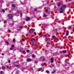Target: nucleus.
<instances>
[{
	"mask_svg": "<svg viewBox=\"0 0 74 74\" xmlns=\"http://www.w3.org/2000/svg\"><path fill=\"white\" fill-rule=\"evenodd\" d=\"M5 69V66H3L2 67V70H4Z\"/></svg>",
	"mask_w": 74,
	"mask_h": 74,
	"instance_id": "nucleus-12",
	"label": "nucleus"
},
{
	"mask_svg": "<svg viewBox=\"0 0 74 74\" xmlns=\"http://www.w3.org/2000/svg\"><path fill=\"white\" fill-rule=\"evenodd\" d=\"M48 12V10H46V12Z\"/></svg>",
	"mask_w": 74,
	"mask_h": 74,
	"instance_id": "nucleus-31",
	"label": "nucleus"
},
{
	"mask_svg": "<svg viewBox=\"0 0 74 74\" xmlns=\"http://www.w3.org/2000/svg\"><path fill=\"white\" fill-rule=\"evenodd\" d=\"M47 35L46 37V40H48V38H47Z\"/></svg>",
	"mask_w": 74,
	"mask_h": 74,
	"instance_id": "nucleus-20",
	"label": "nucleus"
},
{
	"mask_svg": "<svg viewBox=\"0 0 74 74\" xmlns=\"http://www.w3.org/2000/svg\"><path fill=\"white\" fill-rule=\"evenodd\" d=\"M45 60V59H44V58L43 59V60Z\"/></svg>",
	"mask_w": 74,
	"mask_h": 74,
	"instance_id": "nucleus-51",
	"label": "nucleus"
},
{
	"mask_svg": "<svg viewBox=\"0 0 74 74\" xmlns=\"http://www.w3.org/2000/svg\"><path fill=\"white\" fill-rule=\"evenodd\" d=\"M34 31L33 29H31L29 30V32L31 34H32Z\"/></svg>",
	"mask_w": 74,
	"mask_h": 74,
	"instance_id": "nucleus-4",
	"label": "nucleus"
},
{
	"mask_svg": "<svg viewBox=\"0 0 74 74\" xmlns=\"http://www.w3.org/2000/svg\"><path fill=\"white\" fill-rule=\"evenodd\" d=\"M34 33L35 35H36V32H34Z\"/></svg>",
	"mask_w": 74,
	"mask_h": 74,
	"instance_id": "nucleus-40",
	"label": "nucleus"
},
{
	"mask_svg": "<svg viewBox=\"0 0 74 74\" xmlns=\"http://www.w3.org/2000/svg\"><path fill=\"white\" fill-rule=\"evenodd\" d=\"M32 57H33V58H34L35 57V56L34 55H33Z\"/></svg>",
	"mask_w": 74,
	"mask_h": 74,
	"instance_id": "nucleus-34",
	"label": "nucleus"
},
{
	"mask_svg": "<svg viewBox=\"0 0 74 74\" xmlns=\"http://www.w3.org/2000/svg\"><path fill=\"white\" fill-rule=\"evenodd\" d=\"M46 16V15L45 14H44L43 15V17H45Z\"/></svg>",
	"mask_w": 74,
	"mask_h": 74,
	"instance_id": "nucleus-26",
	"label": "nucleus"
},
{
	"mask_svg": "<svg viewBox=\"0 0 74 74\" xmlns=\"http://www.w3.org/2000/svg\"><path fill=\"white\" fill-rule=\"evenodd\" d=\"M66 7V5H63L60 8V13H63V12L64 11V8Z\"/></svg>",
	"mask_w": 74,
	"mask_h": 74,
	"instance_id": "nucleus-1",
	"label": "nucleus"
},
{
	"mask_svg": "<svg viewBox=\"0 0 74 74\" xmlns=\"http://www.w3.org/2000/svg\"><path fill=\"white\" fill-rule=\"evenodd\" d=\"M2 12H3L4 13V12H5V10H4L3 9L2 10Z\"/></svg>",
	"mask_w": 74,
	"mask_h": 74,
	"instance_id": "nucleus-18",
	"label": "nucleus"
},
{
	"mask_svg": "<svg viewBox=\"0 0 74 74\" xmlns=\"http://www.w3.org/2000/svg\"><path fill=\"white\" fill-rule=\"evenodd\" d=\"M53 62V60L51 61V63H52Z\"/></svg>",
	"mask_w": 74,
	"mask_h": 74,
	"instance_id": "nucleus-37",
	"label": "nucleus"
},
{
	"mask_svg": "<svg viewBox=\"0 0 74 74\" xmlns=\"http://www.w3.org/2000/svg\"><path fill=\"white\" fill-rule=\"evenodd\" d=\"M6 42L7 44H9V43H8V42L7 41H6Z\"/></svg>",
	"mask_w": 74,
	"mask_h": 74,
	"instance_id": "nucleus-33",
	"label": "nucleus"
},
{
	"mask_svg": "<svg viewBox=\"0 0 74 74\" xmlns=\"http://www.w3.org/2000/svg\"><path fill=\"white\" fill-rule=\"evenodd\" d=\"M8 16L10 19H12V15L11 14H9Z\"/></svg>",
	"mask_w": 74,
	"mask_h": 74,
	"instance_id": "nucleus-2",
	"label": "nucleus"
},
{
	"mask_svg": "<svg viewBox=\"0 0 74 74\" xmlns=\"http://www.w3.org/2000/svg\"><path fill=\"white\" fill-rule=\"evenodd\" d=\"M42 70V69L40 68L39 69V70H38V71H41Z\"/></svg>",
	"mask_w": 74,
	"mask_h": 74,
	"instance_id": "nucleus-13",
	"label": "nucleus"
},
{
	"mask_svg": "<svg viewBox=\"0 0 74 74\" xmlns=\"http://www.w3.org/2000/svg\"><path fill=\"white\" fill-rule=\"evenodd\" d=\"M6 22H7L6 21H4V23H6Z\"/></svg>",
	"mask_w": 74,
	"mask_h": 74,
	"instance_id": "nucleus-35",
	"label": "nucleus"
},
{
	"mask_svg": "<svg viewBox=\"0 0 74 74\" xmlns=\"http://www.w3.org/2000/svg\"><path fill=\"white\" fill-rule=\"evenodd\" d=\"M14 49L13 47H11L10 48V50H12V49Z\"/></svg>",
	"mask_w": 74,
	"mask_h": 74,
	"instance_id": "nucleus-19",
	"label": "nucleus"
},
{
	"mask_svg": "<svg viewBox=\"0 0 74 74\" xmlns=\"http://www.w3.org/2000/svg\"><path fill=\"white\" fill-rule=\"evenodd\" d=\"M36 41V39L34 38L32 39V40H31V41L32 42H34Z\"/></svg>",
	"mask_w": 74,
	"mask_h": 74,
	"instance_id": "nucleus-5",
	"label": "nucleus"
},
{
	"mask_svg": "<svg viewBox=\"0 0 74 74\" xmlns=\"http://www.w3.org/2000/svg\"><path fill=\"white\" fill-rule=\"evenodd\" d=\"M70 59H71V58H70Z\"/></svg>",
	"mask_w": 74,
	"mask_h": 74,
	"instance_id": "nucleus-52",
	"label": "nucleus"
},
{
	"mask_svg": "<svg viewBox=\"0 0 74 74\" xmlns=\"http://www.w3.org/2000/svg\"><path fill=\"white\" fill-rule=\"evenodd\" d=\"M8 62L9 63H10V60H8Z\"/></svg>",
	"mask_w": 74,
	"mask_h": 74,
	"instance_id": "nucleus-43",
	"label": "nucleus"
},
{
	"mask_svg": "<svg viewBox=\"0 0 74 74\" xmlns=\"http://www.w3.org/2000/svg\"><path fill=\"white\" fill-rule=\"evenodd\" d=\"M73 32H74V29L73 30Z\"/></svg>",
	"mask_w": 74,
	"mask_h": 74,
	"instance_id": "nucleus-48",
	"label": "nucleus"
},
{
	"mask_svg": "<svg viewBox=\"0 0 74 74\" xmlns=\"http://www.w3.org/2000/svg\"><path fill=\"white\" fill-rule=\"evenodd\" d=\"M62 52H63V53H66L67 51L66 50H63L62 51Z\"/></svg>",
	"mask_w": 74,
	"mask_h": 74,
	"instance_id": "nucleus-6",
	"label": "nucleus"
},
{
	"mask_svg": "<svg viewBox=\"0 0 74 74\" xmlns=\"http://www.w3.org/2000/svg\"><path fill=\"white\" fill-rule=\"evenodd\" d=\"M23 52H25V51H23Z\"/></svg>",
	"mask_w": 74,
	"mask_h": 74,
	"instance_id": "nucleus-49",
	"label": "nucleus"
},
{
	"mask_svg": "<svg viewBox=\"0 0 74 74\" xmlns=\"http://www.w3.org/2000/svg\"><path fill=\"white\" fill-rule=\"evenodd\" d=\"M37 62V61H35V63H37V62Z\"/></svg>",
	"mask_w": 74,
	"mask_h": 74,
	"instance_id": "nucleus-29",
	"label": "nucleus"
},
{
	"mask_svg": "<svg viewBox=\"0 0 74 74\" xmlns=\"http://www.w3.org/2000/svg\"><path fill=\"white\" fill-rule=\"evenodd\" d=\"M50 60H51V61H52V60H53V59H52V58H51V59H50Z\"/></svg>",
	"mask_w": 74,
	"mask_h": 74,
	"instance_id": "nucleus-36",
	"label": "nucleus"
},
{
	"mask_svg": "<svg viewBox=\"0 0 74 74\" xmlns=\"http://www.w3.org/2000/svg\"><path fill=\"white\" fill-rule=\"evenodd\" d=\"M60 2H59L58 3V6H60Z\"/></svg>",
	"mask_w": 74,
	"mask_h": 74,
	"instance_id": "nucleus-11",
	"label": "nucleus"
},
{
	"mask_svg": "<svg viewBox=\"0 0 74 74\" xmlns=\"http://www.w3.org/2000/svg\"><path fill=\"white\" fill-rule=\"evenodd\" d=\"M9 32H11V31H10V30L9 29L8 30Z\"/></svg>",
	"mask_w": 74,
	"mask_h": 74,
	"instance_id": "nucleus-42",
	"label": "nucleus"
},
{
	"mask_svg": "<svg viewBox=\"0 0 74 74\" xmlns=\"http://www.w3.org/2000/svg\"><path fill=\"white\" fill-rule=\"evenodd\" d=\"M13 42H15V39H13Z\"/></svg>",
	"mask_w": 74,
	"mask_h": 74,
	"instance_id": "nucleus-21",
	"label": "nucleus"
},
{
	"mask_svg": "<svg viewBox=\"0 0 74 74\" xmlns=\"http://www.w3.org/2000/svg\"><path fill=\"white\" fill-rule=\"evenodd\" d=\"M30 18H29V17H28L26 19V20L27 21H29V20H30Z\"/></svg>",
	"mask_w": 74,
	"mask_h": 74,
	"instance_id": "nucleus-9",
	"label": "nucleus"
},
{
	"mask_svg": "<svg viewBox=\"0 0 74 74\" xmlns=\"http://www.w3.org/2000/svg\"><path fill=\"white\" fill-rule=\"evenodd\" d=\"M45 64V63H44V64H42V66H44Z\"/></svg>",
	"mask_w": 74,
	"mask_h": 74,
	"instance_id": "nucleus-30",
	"label": "nucleus"
},
{
	"mask_svg": "<svg viewBox=\"0 0 74 74\" xmlns=\"http://www.w3.org/2000/svg\"><path fill=\"white\" fill-rule=\"evenodd\" d=\"M29 51V50H27V52L28 53Z\"/></svg>",
	"mask_w": 74,
	"mask_h": 74,
	"instance_id": "nucleus-38",
	"label": "nucleus"
},
{
	"mask_svg": "<svg viewBox=\"0 0 74 74\" xmlns=\"http://www.w3.org/2000/svg\"><path fill=\"white\" fill-rule=\"evenodd\" d=\"M2 55V56H4V54L3 53L1 54Z\"/></svg>",
	"mask_w": 74,
	"mask_h": 74,
	"instance_id": "nucleus-28",
	"label": "nucleus"
},
{
	"mask_svg": "<svg viewBox=\"0 0 74 74\" xmlns=\"http://www.w3.org/2000/svg\"><path fill=\"white\" fill-rule=\"evenodd\" d=\"M69 1H71V0H68Z\"/></svg>",
	"mask_w": 74,
	"mask_h": 74,
	"instance_id": "nucleus-47",
	"label": "nucleus"
},
{
	"mask_svg": "<svg viewBox=\"0 0 74 74\" xmlns=\"http://www.w3.org/2000/svg\"><path fill=\"white\" fill-rule=\"evenodd\" d=\"M41 34H42V33H40L39 34V36H41Z\"/></svg>",
	"mask_w": 74,
	"mask_h": 74,
	"instance_id": "nucleus-27",
	"label": "nucleus"
},
{
	"mask_svg": "<svg viewBox=\"0 0 74 74\" xmlns=\"http://www.w3.org/2000/svg\"><path fill=\"white\" fill-rule=\"evenodd\" d=\"M19 14V11H18V10H17V12L15 13V14Z\"/></svg>",
	"mask_w": 74,
	"mask_h": 74,
	"instance_id": "nucleus-15",
	"label": "nucleus"
},
{
	"mask_svg": "<svg viewBox=\"0 0 74 74\" xmlns=\"http://www.w3.org/2000/svg\"><path fill=\"white\" fill-rule=\"evenodd\" d=\"M34 11H37V9L36 8L34 9Z\"/></svg>",
	"mask_w": 74,
	"mask_h": 74,
	"instance_id": "nucleus-17",
	"label": "nucleus"
},
{
	"mask_svg": "<svg viewBox=\"0 0 74 74\" xmlns=\"http://www.w3.org/2000/svg\"><path fill=\"white\" fill-rule=\"evenodd\" d=\"M11 47H12V48H13V47H14V45H12Z\"/></svg>",
	"mask_w": 74,
	"mask_h": 74,
	"instance_id": "nucleus-22",
	"label": "nucleus"
},
{
	"mask_svg": "<svg viewBox=\"0 0 74 74\" xmlns=\"http://www.w3.org/2000/svg\"><path fill=\"white\" fill-rule=\"evenodd\" d=\"M19 65H16V67H19Z\"/></svg>",
	"mask_w": 74,
	"mask_h": 74,
	"instance_id": "nucleus-25",
	"label": "nucleus"
},
{
	"mask_svg": "<svg viewBox=\"0 0 74 74\" xmlns=\"http://www.w3.org/2000/svg\"><path fill=\"white\" fill-rule=\"evenodd\" d=\"M69 56L68 55L67 56Z\"/></svg>",
	"mask_w": 74,
	"mask_h": 74,
	"instance_id": "nucleus-50",
	"label": "nucleus"
},
{
	"mask_svg": "<svg viewBox=\"0 0 74 74\" xmlns=\"http://www.w3.org/2000/svg\"><path fill=\"white\" fill-rule=\"evenodd\" d=\"M66 36H68V35H69V32L68 31H66Z\"/></svg>",
	"mask_w": 74,
	"mask_h": 74,
	"instance_id": "nucleus-7",
	"label": "nucleus"
},
{
	"mask_svg": "<svg viewBox=\"0 0 74 74\" xmlns=\"http://www.w3.org/2000/svg\"><path fill=\"white\" fill-rule=\"evenodd\" d=\"M12 7H15L16 6L15 5L13 4L12 5Z\"/></svg>",
	"mask_w": 74,
	"mask_h": 74,
	"instance_id": "nucleus-10",
	"label": "nucleus"
},
{
	"mask_svg": "<svg viewBox=\"0 0 74 74\" xmlns=\"http://www.w3.org/2000/svg\"><path fill=\"white\" fill-rule=\"evenodd\" d=\"M52 38L54 39V40H57L58 39V38L53 36H52Z\"/></svg>",
	"mask_w": 74,
	"mask_h": 74,
	"instance_id": "nucleus-3",
	"label": "nucleus"
},
{
	"mask_svg": "<svg viewBox=\"0 0 74 74\" xmlns=\"http://www.w3.org/2000/svg\"><path fill=\"white\" fill-rule=\"evenodd\" d=\"M21 15H22V14H21Z\"/></svg>",
	"mask_w": 74,
	"mask_h": 74,
	"instance_id": "nucleus-53",
	"label": "nucleus"
},
{
	"mask_svg": "<svg viewBox=\"0 0 74 74\" xmlns=\"http://www.w3.org/2000/svg\"><path fill=\"white\" fill-rule=\"evenodd\" d=\"M7 68H8H8H9V66H7Z\"/></svg>",
	"mask_w": 74,
	"mask_h": 74,
	"instance_id": "nucleus-44",
	"label": "nucleus"
},
{
	"mask_svg": "<svg viewBox=\"0 0 74 74\" xmlns=\"http://www.w3.org/2000/svg\"><path fill=\"white\" fill-rule=\"evenodd\" d=\"M52 66L53 67H54V66H55V65H54V64H53L52 65Z\"/></svg>",
	"mask_w": 74,
	"mask_h": 74,
	"instance_id": "nucleus-39",
	"label": "nucleus"
},
{
	"mask_svg": "<svg viewBox=\"0 0 74 74\" xmlns=\"http://www.w3.org/2000/svg\"><path fill=\"white\" fill-rule=\"evenodd\" d=\"M70 28H71V26H69L68 27V29H70Z\"/></svg>",
	"mask_w": 74,
	"mask_h": 74,
	"instance_id": "nucleus-24",
	"label": "nucleus"
},
{
	"mask_svg": "<svg viewBox=\"0 0 74 74\" xmlns=\"http://www.w3.org/2000/svg\"><path fill=\"white\" fill-rule=\"evenodd\" d=\"M26 61H27V62H30L31 61V60L29 59L28 58L27 59Z\"/></svg>",
	"mask_w": 74,
	"mask_h": 74,
	"instance_id": "nucleus-8",
	"label": "nucleus"
},
{
	"mask_svg": "<svg viewBox=\"0 0 74 74\" xmlns=\"http://www.w3.org/2000/svg\"><path fill=\"white\" fill-rule=\"evenodd\" d=\"M16 73H18V71H17L16 72Z\"/></svg>",
	"mask_w": 74,
	"mask_h": 74,
	"instance_id": "nucleus-41",
	"label": "nucleus"
},
{
	"mask_svg": "<svg viewBox=\"0 0 74 74\" xmlns=\"http://www.w3.org/2000/svg\"><path fill=\"white\" fill-rule=\"evenodd\" d=\"M19 28H20V29H22V28H23V25H21V26H20L19 27Z\"/></svg>",
	"mask_w": 74,
	"mask_h": 74,
	"instance_id": "nucleus-14",
	"label": "nucleus"
},
{
	"mask_svg": "<svg viewBox=\"0 0 74 74\" xmlns=\"http://www.w3.org/2000/svg\"><path fill=\"white\" fill-rule=\"evenodd\" d=\"M56 71H54V73H56Z\"/></svg>",
	"mask_w": 74,
	"mask_h": 74,
	"instance_id": "nucleus-46",
	"label": "nucleus"
},
{
	"mask_svg": "<svg viewBox=\"0 0 74 74\" xmlns=\"http://www.w3.org/2000/svg\"><path fill=\"white\" fill-rule=\"evenodd\" d=\"M22 40L23 41H25V39L22 38Z\"/></svg>",
	"mask_w": 74,
	"mask_h": 74,
	"instance_id": "nucleus-32",
	"label": "nucleus"
},
{
	"mask_svg": "<svg viewBox=\"0 0 74 74\" xmlns=\"http://www.w3.org/2000/svg\"><path fill=\"white\" fill-rule=\"evenodd\" d=\"M3 71H1V74H3Z\"/></svg>",
	"mask_w": 74,
	"mask_h": 74,
	"instance_id": "nucleus-23",
	"label": "nucleus"
},
{
	"mask_svg": "<svg viewBox=\"0 0 74 74\" xmlns=\"http://www.w3.org/2000/svg\"><path fill=\"white\" fill-rule=\"evenodd\" d=\"M52 74H53V73H54V72H52Z\"/></svg>",
	"mask_w": 74,
	"mask_h": 74,
	"instance_id": "nucleus-45",
	"label": "nucleus"
},
{
	"mask_svg": "<svg viewBox=\"0 0 74 74\" xmlns=\"http://www.w3.org/2000/svg\"><path fill=\"white\" fill-rule=\"evenodd\" d=\"M46 72L47 73H49V71H46Z\"/></svg>",
	"mask_w": 74,
	"mask_h": 74,
	"instance_id": "nucleus-16",
	"label": "nucleus"
}]
</instances>
